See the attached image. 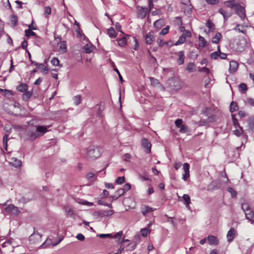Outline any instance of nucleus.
Listing matches in <instances>:
<instances>
[{
  "label": "nucleus",
  "mask_w": 254,
  "mask_h": 254,
  "mask_svg": "<svg viewBox=\"0 0 254 254\" xmlns=\"http://www.w3.org/2000/svg\"><path fill=\"white\" fill-rule=\"evenodd\" d=\"M87 157L96 159L99 157L101 154V148L98 147H90L87 150Z\"/></svg>",
  "instance_id": "1"
},
{
  "label": "nucleus",
  "mask_w": 254,
  "mask_h": 254,
  "mask_svg": "<svg viewBox=\"0 0 254 254\" xmlns=\"http://www.w3.org/2000/svg\"><path fill=\"white\" fill-rule=\"evenodd\" d=\"M4 212L7 214L14 216H16L20 213L18 207L13 204H9L4 209Z\"/></svg>",
  "instance_id": "2"
},
{
  "label": "nucleus",
  "mask_w": 254,
  "mask_h": 254,
  "mask_svg": "<svg viewBox=\"0 0 254 254\" xmlns=\"http://www.w3.org/2000/svg\"><path fill=\"white\" fill-rule=\"evenodd\" d=\"M149 13L147 8L140 6H137V14L138 18L143 19L146 17L147 14Z\"/></svg>",
  "instance_id": "3"
},
{
  "label": "nucleus",
  "mask_w": 254,
  "mask_h": 254,
  "mask_svg": "<svg viewBox=\"0 0 254 254\" xmlns=\"http://www.w3.org/2000/svg\"><path fill=\"white\" fill-rule=\"evenodd\" d=\"M234 9L236 14L240 17L241 20H244L246 17V10L245 8L240 4L237 5Z\"/></svg>",
  "instance_id": "4"
},
{
  "label": "nucleus",
  "mask_w": 254,
  "mask_h": 254,
  "mask_svg": "<svg viewBox=\"0 0 254 254\" xmlns=\"http://www.w3.org/2000/svg\"><path fill=\"white\" fill-rule=\"evenodd\" d=\"M141 145L144 149H145L146 153H149L150 152L151 144L148 139L143 138L141 140Z\"/></svg>",
  "instance_id": "5"
},
{
  "label": "nucleus",
  "mask_w": 254,
  "mask_h": 254,
  "mask_svg": "<svg viewBox=\"0 0 254 254\" xmlns=\"http://www.w3.org/2000/svg\"><path fill=\"white\" fill-rule=\"evenodd\" d=\"M248 27V24H237L236 26L233 28V30L238 32L239 33H242L243 34H245L247 32L246 28Z\"/></svg>",
  "instance_id": "6"
},
{
  "label": "nucleus",
  "mask_w": 254,
  "mask_h": 254,
  "mask_svg": "<svg viewBox=\"0 0 254 254\" xmlns=\"http://www.w3.org/2000/svg\"><path fill=\"white\" fill-rule=\"evenodd\" d=\"M145 43L146 44H151L155 40L153 32L152 31L148 33L145 36Z\"/></svg>",
  "instance_id": "7"
},
{
  "label": "nucleus",
  "mask_w": 254,
  "mask_h": 254,
  "mask_svg": "<svg viewBox=\"0 0 254 254\" xmlns=\"http://www.w3.org/2000/svg\"><path fill=\"white\" fill-rule=\"evenodd\" d=\"M236 231L235 229L231 227L227 234V241L229 242H232L235 237Z\"/></svg>",
  "instance_id": "8"
},
{
  "label": "nucleus",
  "mask_w": 254,
  "mask_h": 254,
  "mask_svg": "<svg viewBox=\"0 0 254 254\" xmlns=\"http://www.w3.org/2000/svg\"><path fill=\"white\" fill-rule=\"evenodd\" d=\"M36 131L39 136H41L48 131V127L47 126H38L36 127Z\"/></svg>",
  "instance_id": "9"
},
{
  "label": "nucleus",
  "mask_w": 254,
  "mask_h": 254,
  "mask_svg": "<svg viewBox=\"0 0 254 254\" xmlns=\"http://www.w3.org/2000/svg\"><path fill=\"white\" fill-rule=\"evenodd\" d=\"M227 6L231 8H235L237 5H239V0H228L225 2Z\"/></svg>",
  "instance_id": "10"
},
{
  "label": "nucleus",
  "mask_w": 254,
  "mask_h": 254,
  "mask_svg": "<svg viewBox=\"0 0 254 254\" xmlns=\"http://www.w3.org/2000/svg\"><path fill=\"white\" fill-rule=\"evenodd\" d=\"M239 66V64L235 61H230L229 64V71L230 73H232L235 72Z\"/></svg>",
  "instance_id": "11"
},
{
  "label": "nucleus",
  "mask_w": 254,
  "mask_h": 254,
  "mask_svg": "<svg viewBox=\"0 0 254 254\" xmlns=\"http://www.w3.org/2000/svg\"><path fill=\"white\" fill-rule=\"evenodd\" d=\"M220 187V183L217 181H213L208 186V190H212L218 189Z\"/></svg>",
  "instance_id": "12"
},
{
  "label": "nucleus",
  "mask_w": 254,
  "mask_h": 254,
  "mask_svg": "<svg viewBox=\"0 0 254 254\" xmlns=\"http://www.w3.org/2000/svg\"><path fill=\"white\" fill-rule=\"evenodd\" d=\"M63 209L66 216H71L74 214V210L68 205L64 206Z\"/></svg>",
  "instance_id": "13"
},
{
  "label": "nucleus",
  "mask_w": 254,
  "mask_h": 254,
  "mask_svg": "<svg viewBox=\"0 0 254 254\" xmlns=\"http://www.w3.org/2000/svg\"><path fill=\"white\" fill-rule=\"evenodd\" d=\"M209 244L211 245H216L219 243V241L217 238L213 235H209L207 238Z\"/></svg>",
  "instance_id": "14"
},
{
  "label": "nucleus",
  "mask_w": 254,
  "mask_h": 254,
  "mask_svg": "<svg viewBox=\"0 0 254 254\" xmlns=\"http://www.w3.org/2000/svg\"><path fill=\"white\" fill-rule=\"evenodd\" d=\"M98 213L99 215L103 216H110L113 214L114 211L112 209L100 210L98 212Z\"/></svg>",
  "instance_id": "15"
},
{
  "label": "nucleus",
  "mask_w": 254,
  "mask_h": 254,
  "mask_svg": "<svg viewBox=\"0 0 254 254\" xmlns=\"http://www.w3.org/2000/svg\"><path fill=\"white\" fill-rule=\"evenodd\" d=\"M178 55L179 56V58L177 60V63H178V64L182 65L184 64V60H185L184 52L183 51H179L178 52Z\"/></svg>",
  "instance_id": "16"
},
{
  "label": "nucleus",
  "mask_w": 254,
  "mask_h": 254,
  "mask_svg": "<svg viewBox=\"0 0 254 254\" xmlns=\"http://www.w3.org/2000/svg\"><path fill=\"white\" fill-rule=\"evenodd\" d=\"M182 3V4L187 6V8H184V9L185 10H187L188 13H190L191 11L192 6L190 3V0H183Z\"/></svg>",
  "instance_id": "17"
},
{
  "label": "nucleus",
  "mask_w": 254,
  "mask_h": 254,
  "mask_svg": "<svg viewBox=\"0 0 254 254\" xmlns=\"http://www.w3.org/2000/svg\"><path fill=\"white\" fill-rule=\"evenodd\" d=\"M10 164L15 167H19L21 165V161L16 158H11Z\"/></svg>",
  "instance_id": "18"
},
{
  "label": "nucleus",
  "mask_w": 254,
  "mask_h": 254,
  "mask_svg": "<svg viewBox=\"0 0 254 254\" xmlns=\"http://www.w3.org/2000/svg\"><path fill=\"white\" fill-rule=\"evenodd\" d=\"M83 49L86 53H90L93 51L94 46L91 43H89L86 44Z\"/></svg>",
  "instance_id": "19"
},
{
  "label": "nucleus",
  "mask_w": 254,
  "mask_h": 254,
  "mask_svg": "<svg viewBox=\"0 0 254 254\" xmlns=\"http://www.w3.org/2000/svg\"><path fill=\"white\" fill-rule=\"evenodd\" d=\"M155 209V208L150 207L148 206H145L144 207L142 208L141 212L143 215H146L149 212L153 211Z\"/></svg>",
  "instance_id": "20"
},
{
  "label": "nucleus",
  "mask_w": 254,
  "mask_h": 254,
  "mask_svg": "<svg viewBox=\"0 0 254 254\" xmlns=\"http://www.w3.org/2000/svg\"><path fill=\"white\" fill-rule=\"evenodd\" d=\"M219 13L222 14L224 17V19L226 20L227 19L230 17L231 14L230 12L225 10L223 8H220L219 10Z\"/></svg>",
  "instance_id": "21"
},
{
  "label": "nucleus",
  "mask_w": 254,
  "mask_h": 254,
  "mask_svg": "<svg viewBox=\"0 0 254 254\" xmlns=\"http://www.w3.org/2000/svg\"><path fill=\"white\" fill-rule=\"evenodd\" d=\"M28 89V85L26 83H21L17 87V90L21 92H26Z\"/></svg>",
  "instance_id": "22"
},
{
  "label": "nucleus",
  "mask_w": 254,
  "mask_h": 254,
  "mask_svg": "<svg viewBox=\"0 0 254 254\" xmlns=\"http://www.w3.org/2000/svg\"><path fill=\"white\" fill-rule=\"evenodd\" d=\"M28 135L30 137V139L31 140H34L37 138L39 137V135L37 131H29L28 132Z\"/></svg>",
  "instance_id": "23"
},
{
  "label": "nucleus",
  "mask_w": 254,
  "mask_h": 254,
  "mask_svg": "<svg viewBox=\"0 0 254 254\" xmlns=\"http://www.w3.org/2000/svg\"><path fill=\"white\" fill-rule=\"evenodd\" d=\"M198 38L199 40V46L201 48L205 47L207 45V42L204 38L200 35H199Z\"/></svg>",
  "instance_id": "24"
},
{
  "label": "nucleus",
  "mask_w": 254,
  "mask_h": 254,
  "mask_svg": "<svg viewBox=\"0 0 254 254\" xmlns=\"http://www.w3.org/2000/svg\"><path fill=\"white\" fill-rule=\"evenodd\" d=\"M221 38V34L219 32H217L212 38V42L214 44H218Z\"/></svg>",
  "instance_id": "25"
},
{
  "label": "nucleus",
  "mask_w": 254,
  "mask_h": 254,
  "mask_svg": "<svg viewBox=\"0 0 254 254\" xmlns=\"http://www.w3.org/2000/svg\"><path fill=\"white\" fill-rule=\"evenodd\" d=\"M59 50L62 53H64L66 52V42L64 41H62L59 44Z\"/></svg>",
  "instance_id": "26"
},
{
  "label": "nucleus",
  "mask_w": 254,
  "mask_h": 254,
  "mask_svg": "<svg viewBox=\"0 0 254 254\" xmlns=\"http://www.w3.org/2000/svg\"><path fill=\"white\" fill-rule=\"evenodd\" d=\"M107 34L111 38H115L117 36V33L113 27H110L108 29Z\"/></svg>",
  "instance_id": "27"
},
{
  "label": "nucleus",
  "mask_w": 254,
  "mask_h": 254,
  "mask_svg": "<svg viewBox=\"0 0 254 254\" xmlns=\"http://www.w3.org/2000/svg\"><path fill=\"white\" fill-rule=\"evenodd\" d=\"M187 70L190 72H192L195 71V65L194 63L190 62L188 64Z\"/></svg>",
  "instance_id": "28"
},
{
  "label": "nucleus",
  "mask_w": 254,
  "mask_h": 254,
  "mask_svg": "<svg viewBox=\"0 0 254 254\" xmlns=\"http://www.w3.org/2000/svg\"><path fill=\"white\" fill-rule=\"evenodd\" d=\"M183 198L185 201V204L186 205V207L188 208H190V196L188 194H185L183 196Z\"/></svg>",
  "instance_id": "29"
},
{
  "label": "nucleus",
  "mask_w": 254,
  "mask_h": 254,
  "mask_svg": "<svg viewBox=\"0 0 254 254\" xmlns=\"http://www.w3.org/2000/svg\"><path fill=\"white\" fill-rule=\"evenodd\" d=\"M125 193V192H124V191L122 189H120L117 190L115 195L112 197H113V199H117L120 196L123 195Z\"/></svg>",
  "instance_id": "30"
},
{
  "label": "nucleus",
  "mask_w": 254,
  "mask_h": 254,
  "mask_svg": "<svg viewBox=\"0 0 254 254\" xmlns=\"http://www.w3.org/2000/svg\"><path fill=\"white\" fill-rule=\"evenodd\" d=\"M32 94V91H27L24 92L22 96V99L24 101H27L31 97Z\"/></svg>",
  "instance_id": "31"
},
{
  "label": "nucleus",
  "mask_w": 254,
  "mask_h": 254,
  "mask_svg": "<svg viewBox=\"0 0 254 254\" xmlns=\"http://www.w3.org/2000/svg\"><path fill=\"white\" fill-rule=\"evenodd\" d=\"M186 39L184 37V35H181L178 39V40L175 43L174 45L177 46L181 45L185 42Z\"/></svg>",
  "instance_id": "32"
},
{
  "label": "nucleus",
  "mask_w": 254,
  "mask_h": 254,
  "mask_svg": "<svg viewBox=\"0 0 254 254\" xmlns=\"http://www.w3.org/2000/svg\"><path fill=\"white\" fill-rule=\"evenodd\" d=\"M246 218L251 224H254V213L251 214H246Z\"/></svg>",
  "instance_id": "33"
},
{
  "label": "nucleus",
  "mask_w": 254,
  "mask_h": 254,
  "mask_svg": "<svg viewBox=\"0 0 254 254\" xmlns=\"http://www.w3.org/2000/svg\"><path fill=\"white\" fill-rule=\"evenodd\" d=\"M8 139V135L7 134H5L3 137V148L6 151L7 150Z\"/></svg>",
  "instance_id": "34"
},
{
  "label": "nucleus",
  "mask_w": 254,
  "mask_h": 254,
  "mask_svg": "<svg viewBox=\"0 0 254 254\" xmlns=\"http://www.w3.org/2000/svg\"><path fill=\"white\" fill-rule=\"evenodd\" d=\"M206 26L208 28V32L212 31L214 29V25L210 20H208L206 23Z\"/></svg>",
  "instance_id": "35"
},
{
  "label": "nucleus",
  "mask_w": 254,
  "mask_h": 254,
  "mask_svg": "<svg viewBox=\"0 0 254 254\" xmlns=\"http://www.w3.org/2000/svg\"><path fill=\"white\" fill-rule=\"evenodd\" d=\"M25 36L27 37H30V36H36V33L32 31L31 29H26L25 30Z\"/></svg>",
  "instance_id": "36"
},
{
  "label": "nucleus",
  "mask_w": 254,
  "mask_h": 254,
  "mask_svg": "<svg viewBox=\"0 0 254 254\" xmlns=\"http://www.w3.org/2000/svg\"><path fill=\"white\" fill-rule=\"evenodd\" d=\"M140 232L142 236L146 237L150 233V231L148 228H144L141 229Z\"/></svg>",
  "instance_id": "37"
},
{
  "label": "nucleus",
  "mask_w": 254,
  "mask_h": 254,
  "mask_svg": "<svg viewBox=\"0 0 254 254\" xmlns=\"http://www.w3.org/2000/svg\"><path fill=\"white\" fill-rule=\"evenodd\" d=\"M238 109L237 105L234 102H232L230 106V111L231 112H233Z\"/></svg>",
  "instance_id": "38"
},
{
  "label": "nucleus",
  "mask_w": 254,
  "mask_h": 254,
  "mask_svg": "<svg viewBox=\"0 0 254 254\" xmlns=\"http://www.w3.org/2000/svg\"><path fill=\"white\" fill-rule=\"evenodd\" d=\"M127 44V39L125 37L122 38L118 40V45L120 47H124Z\"/></svg>",
  "instance_id": "39"
},
{
  "label": "nucleus",
  "mask_w": 254,
  "mask_h": 254,
  "mask_svg": "<svg viewBox=\"0 0 254 254\" xmlns=\"http://www.w3.org/2000/svg\"><path fill=\"white\" fill-rule=\"evenodd\" d=\"M239 89L241 92L244 93L248 89L246 84L242 83L239 85Z\"/></svg>",
  "instance_id": "40"
},
{
  "label": "nucleus",
  "mask_w": 254,
  "mask_h": 254,
  "mask_svg": "<svg viewBox=\"0 0 254 254\" xmlns=\"http://www.w3.org/2000/svg\"><path fill=\"white\" fill-rule=\"evenodd\" d=\"M38 68H41V71L45 74H47L48 72L47 68L43 64H40Z\"/></svg>",
  "instance_id": "41"
},
{
  "label": "nucleus",
  "mask_w": 254,
  "mask_h": 254,
  "mask_svg": "<svg viewBox=\"0 0 254 254\" xmlns=\"http://www.w3.org/2000/svg\"><path fill=\"white\" fill-rule=\"evenodd\" d=\"M227 190L231 193L232 197H235L237 194V192L232 187H228L227 188Z\"/></svg>",
  "instance_id": "42"
},
{
  "label": "nucleus",
  "mask_w": 254,
  "mask_h": 254,
  "mask_svg": "<svg viewBox=\"0 0 254 254\" xmlns=\"http://www.w3.org/2000/svg\"><path fill=\"white\" fill-rule=\"evenodd\" d=\"M232 120L235 128H240L241 127L240 126L238 120L234 117V115H232Z\"/></svg>",
  "instance_id": "43"
},
{
  "label": "nucleus",
  "mask_w": 254,
  "mask_h": 254,
  "mask_svg": "<svg viewBox=\"0 0 254 254\" xmlns=\"http://www.w3.org/2000/svg\"><path fill=\"white\" fill-rule=\"evenodd\" d=\"M241 207L244 212L250 210V209L251 208L249 206V205L247 202H244L242 203Z\"/></svg>",
  "instance_id": "44"
},
{
  "label": "nucleus",
  "mask_w": 254,
  "mask_h": 254,
  "mask_svg": "<svg viewBox=\"0 0 254 254\" xmlns=\"http://www.w3.org/2000/svg\"><path fill=\"white\" fill-rule=\"evenodd\" d=\"M74 103L75 105L77 106L81 102V96L80 95H77L73 98Z\"/></svg>",
  "instance_id": "45"
},
{
  "label": "nucleus",
  "mask_w": 254,
  "mask_h": 254,
  "mask_svg": "<svg viewBox=\"0 0 254 254\" xmlns=\"http://www.w3.org/2000/svg\"><path fill=\"white\" fill-rule=\"evenodd\" d=\"M180 131L181 133H186L188 131V127L185 125H181L180 127Z\"/></svg>",
  "instance_id": "46"
},
{
  "label": "nucleus",
  "mask_w": 254,
  "mask_h": 254,
  "mask_svg": "<svg viewBox=\"0 0 254 254\" xmlns=\"http://www.w3.org/2000/svg\"><path fill=\"white\" fill-rule=\"evenodd\" d=\"M11 23L13 26H15L17 23V18L15 15H13L11 17Z\"/></svg>",
  "instance_id": "47"
},
{
  "label": "nucleus",
  "mask_w": 254,
  "mask_h": 254,
  "mask_svg": "<svg viewBox=\"0 0 254 254\" xmlns=\"http://www.w3.org/2000/svg\"><path fill=\"white\" fill-rule=\"evenodd\" d=\"M183 170L184 173H190V165L188 163L183 164Z\"/></svg>",
  "instance_id": "48"
},
{
  "label": "nucleus",
  "mask_w": 254,
  "mask_h": 254,
  "mask_svg": "<svg viewBox=\"0 0 254 254\" xmlns=\"http://www.w3.org/2000/svg\"><path fill=\"white\" fill-rule=\"evenodd\" d=\"M125 181V178L124 177H119L116 180V183L118 184H122Z\"/></svg>",
  "instance_id": "49"
},
{
  "label": "nucleus",
  "mask_w": 254,
  "mask_h": 254,
  "mask_svg": "<svg viewBox=\"0 0 254 254\" xmlns=\"http://www.w3.org/2000/svg\"><path fill=\"white\" fill-rule=\"evenodd\" d=\"M219 51L217 50V51L213 52L211 54L210 57L212 59L216 60L219 57Z\"/></svg>",
  "instance_id": "50"
},
{
  "label": "nucleus",
  "mask_w": 254,
  "mask_h": 254,
  "mask_svg": "<svg viewBox=\"0 0 254 254\" xmlns=\"http://www.w3.org/2000/svg\"><path fill=\"white\" fill-rule=\"evenodd\" d=\"M169 26H167L165 28H163L160 32V35H165L169 32Z\"/></svg>",
  "instance_id": "51"
},
{
  "label": "nucleus",
  "mask_w": 254,
  "mask_h": 254,
  "mask_svg": "<svg viewBox=\"0 0 254 254\" xmlns=\"http://www.w3.org/2000/svg\"><path fill=\"white\" fill-rule=\"evenodd\" d=\"M239 128L240 129H237V128L235 130H234V134L237 136H240L242 134V128L241 127H240Z\"/></svg>",
  "instance_id": "52"
},
{
  "label": "nucleus",
  "mask_w": 254,
  "mask_h": 254,
  "mask_svg": "<svg viewBox=\"0 0 254 254\" xmlns=\"http://www.w3.org/2000/svg\"><path fill=\"white\" fill-rule=\"evenodd\" d=\"M217 49H218V50L219 51V57L221 59H226V58H227V55L225 53H221L220 52V47L219 46H218L217 47Z\"/></svg>",
  "instance_id": "53"
},
{
  "label": "nucleus",
  "mask_w": 254,
  "mask_h": 254,
  "mask_svg": "<svg viewBox=\"0 0 254 254\" xmlns=\"http://www.w3.org/2000/svg\"><path fill=\"white\" fill-rule=\"evenodd\" d=\"M161 22H162V21L161 20H156L154 22V26L155 27H156V28H159L161 27Z\"/></svg>",
  "instance_id": "54"
},
{
  "label": "nucleus",
  "mask_w": 254,
  "mask_h": 254,
  "mask_svg": "<svg viewBox=\"0 0 254 254\" xmlns=\"http://www.w3.org/2000/svg\"><path fill=\"white\" fill-rule=\"evenodd\" d=\"M51 63L53 64V65L55 66H58L59 64L60 61L58 58H54L51 60Z\"/></svg>",
  "instance_id": "55"
},
{
  "label": "nucleus",
  "mask_w": 254,
  "mask_h": 254,
  "mask_svg": "<svg viewBox=\"0 0 254 254\" xmlns=\"http://www.w3.org/2000/svg\"><path fill=\"white\" fill-rule=\"evenodd\" d=\"M51 13V8L50 6H46L44 8V14L45 15H49Z\"/></svg>",
  "instance_id": "56"
},
{
  "label": "nucleus",
  "mask_w": 254,
  "mask_h": 254,
  "mask_svg": "<svg viewBox=\"0 0 254 254\" xmlns=\"http://www.w3.org/2000/svg\"><path fill=\"white\" fill-rule=\"evenodd\" d=\"M79 203L83 205H86L90 206H92L93 205V203L92 202H89L84 200H81L80 202H79Z\"/></svg>",
  "instance_id": "57"
},
{
  "label": "nucleus",
  "mask_w": 254,
  "mask_h": 254,
  "mask_svg": "<svg viewBox=\"0 0 254 254\" xmlns=\"http://www.w3.org/2000/svg\"><path fill=\"white\" fill-rule=\"evenodd\" d=\"M182 35H184V37L186 39L187 37L190 38L191 36V34L189 30H185Z\"/></svg>",
  "instance_id": "58"
},
{
  "label": "nucleus",
  "mask_w": 254,
  "mask_h": 254,
  "mask_svg": "<svg viewBox=\"0 0 254 254\" xmlns=\"http://www.w3.org/2000/svg\"><path fill=\"white\" fill-rule=\"evenodd\" d=\"M198 71L200 72H204L206 74H208L210 72L209 69L206 67L199 68Z\"/></svg>",
  "instance_id": "59"
},
{
  "label": "nucleus",
  "mask_w": 254,
  "mask_h": 254,
  "mask_svg": "<svg viewBox=\"0 0 254 254\" xmlns=\"http://www.w3.org/2000/svg\"><path fill=\"white\" fill-rule=\"evenodd\" d=\"M98 203L100 205H103L105 206H107L109 208H112V204L105 202L104 201H102V200L98 201Z\"/></svg>",
  "instance_id": "60"
},
{
  "label": "nucleus",
  "mask_w": 254,
  "mask_h": 254,
  "mask_svg": "<svg viewBox=\"0 0 254 254\" xmlns=\"http://www.w3.org/2000/svg\"><path fill=\"white\" fill-rule=\"evenodd\" d=\"M233 48H234V50L237 52H242L244 49V46L242 45V44H240V45L238 46L237 47H233Z\"/></svg>",
  "instance_id": "61"
},
{
  "label": "nucleus",
  "mask_w": 254,
  "mask_h": 254,
  "mask_svg": "<svg viewBox=\"0 0 254 254\" xmlns=\"http://www.w3.org/2000/svg\"><path fill=\"white\" fill-rule=\"evenodd\" d=\"M130 187H131V186L129 184H126L124 186L123 188H122V189L125 192L126 191L129 190L130 189Z\"/></svg>",
  "instance_id": "62"
},
{
  "label": "nucleus",
  "mask_w": 254,
  "mask_h": 254,
  "mask_svg": "<svg viewBox=\"0 0 254 254\" xmlns=\"http://www.w3.org/2000/svg\"><path fill=\"white\" fill-rule=\"evenodd\" d=\"M34 21L33 20L32 21V23L28 25L29 29L36 30L37 29L36 25H34Z\"/></svg>",
  "instance_id": "63"
},
{
  "label": "nucleus",
  "mask_w": 254,
  "mask_h": 254,
  "mask_svg": "<svg viewBox=\"0 0 254 254\" xmlns=\"http://www.w3.org/2000/svg\"><path fill=\"white\" fill-rule=\"evenodd\" d=\"M157 43L159 46H162L165 44H167V42H163V39L161 38H158L157 40Z\"/></svg>",
  "instance_id": "64"
}]
</instances>
